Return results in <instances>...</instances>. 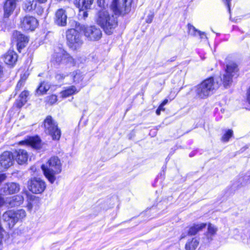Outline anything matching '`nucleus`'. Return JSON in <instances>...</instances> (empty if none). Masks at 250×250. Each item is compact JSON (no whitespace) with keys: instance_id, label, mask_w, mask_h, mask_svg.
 I'll use <instances>...</instances> for the list:
<instances>
[{"instance_id":"nucleus-6","label":"nucleus","mask_w":250,"mask_h":250,"mask_svg":"<svg viewBox=\"0 0 250 250\" xmlns=\"http://www.w3.org/2000/svg\"><path fill=\"white\" fill-rule=\"evenodd\" d=\"M45 132L50 135L53 140H58L61 137V130L58 127V125L52 118L48 116L44 121Z\"/></svg>"},{"instance_id":"nucleus-14","label":"nucleus","mask_w":250,"mask_h":250,"mask_svg":"<svg viewBox=\"0 0 250 250\" xmlns=\"http://www.w3.org/2000/svg\"><path fill=\"white\" fill-rule=\"evenodd\" d=\"M14 157L17 163L20 165L26 163L28 160V154L24 149H18L14 152Z\"/></svg>"},{"instance_id":"nucleus-44","label":"nucleus","mask_w":250,"mask_h":250,"mask_svg":"<svg viewBox=\"0 0 250 250\" xmlns=\"http://www.w3.org/2000/svg\"><path fill=\"white\" fill-rule=\"evenodd\" d=\"M247 100L249 103L250 104V86L247 91Z\"/></svg>"},{"instance_id":"nucleus-48","label":"nucleus","mask_w":250,"mask_h":250,"mask_svg":"<svg viewBox=\"0 0 250 250\" xmlns=\"http://www.w3.org/2000/svg\"><path fill=\"white\" fill-rule=\"evenodd\" d=\"M37 1L40 3H44L47 1V0H36Z\"/></svg>"},{"instance_id":"nucleus-2","label":"nucleus","mask_w":250,"mask_h":250,"mask_svg":"<svg viewBox=\"0 0 250 250\" xmlns=\"http://www.w3.org/2000/svg\"><path fill=\"white\" fill-rule=\"evenodd\" d=\"M42 168L46 178L52 184L56 180L55 175L62 171V164L58 157L54 156L50 158L46 165H42Z\"/></svg>"},{"instance_id":"nucleus-36","label":"nucleus","mask_w":250,"mask_h":250,"mask_svg":"<svg viewBox=\"0 0 250 250\" xmlns=\"http://www.w3.org/2000/svg\"><path fill=\"white\" fill-rule=\"evenodd\" d=\"M47 101L50 104H54L57 101V97L55 95H52L47 98Z\"/></svg>"},{"instance_id":"nucleus-53","label":"nucleus","mask_w":250,"mask_h":250,"mask_svg":"<svg viewBox=\"0 0 250 250\" xmlns=\"http://www.w3.org/2000/svg\"><path fill=\"white\" fill-rule=\"evenodd\" d=\"M186 237V235L184 233H183L181 236V239L184 238Z\"/></svg>"},{"instance_id":"nucleus-35","label":"nucleus","mask_w":250,"mask_h":250,"mask_svg":"<svg viewBox=\"0 0 250 250\" xmlns=\"http://www.w3.org/2000/svg\"><path fill=\"white\" fill-rule=\"evenodd\" d=\"M5 233L4 230L0 226V250H2L3 247V239Z\"/></svg>"},{"instance_id":"nucleus-38","label":"nucleus","mask_w":250,"mask_h":250,"mask_svg":"<svg viewBox=\"0 0 250 250\" xmlns=\"http://www.w3.org/2000/svg\"><path fill=\"white\" fill-rule=\"evenodd\" d=\"M65 75L63 74H58L56 75V79L59 81H62L65 77Z\"/></svg>"},{"instance_id":"nucleus-37","label":"nucleus","mask_w":250,"mask_h":250,"mask_svg":"<svg viewBox=\"0 0 250 250\" xmlns=\"http://www.w3.org/2000/svg\"><path fill=\"white\" fill-rule=\"evenodd\" d=\"M6 205H7L6 198V199L4 198L0 194V207H1L4 206H6Z\"/></svg>"},{"instance_id":"nucleus-25","label":"nucleus","mask_w":250,"mask_h":250,"mask_svg":"<svg viewBox=\"0 0 250 250\" xmlns=\"http://www.w3.org/2000/svg\"><path fill=\"white\" fill-rule=\"evenodd\" d=\"M13 213L15 216V223H16L19 221H22L26 216V213L23 209L17 210H13Z\"/></svg>"},{"instance_id":"nucleus-52","label":"nucleus","mask_w":250,"mask_h":250,"mask_svg":"<svg viewBox=\"0 0 250 250\" xmlns=\"http://www.w3.org/2000/svg\"><path fill=\"white\" fill-rule=\"evenodd\" d=\"M83 17L84 18H86V17H87V15L88 14H87V13L86 12H83Z\"/></svg>"},{"instance_id":"nucleus-31","label":"nucleus","mask_w":250,"mask_h":250,"mask_svg":"<svg viewBox=\"0 0 250 250\" xmlns=\"http://www.w3.org/2000/svg\"><path fill=\"white\" fill-rule=\"evenodd\" d=\"M29 95V92L27 91H23L21 93L19 96V100L18 102V106L19 107H22L27 102V98Z\"/></svg>"},{"instance_id":"nucleus-50","label":"nucleus","mask_w":250,"mask_h":250,"mask_svg":"<svg viewBox=\"0 0 250 250\" xmlns=\"http://www.w3.org/2000/svg\"><path fill=\"white\" fill-rule=\"evenodd\" d=\"M163 107H164L163 105H162V104H160L158 108L160 109V110L161 111H164V110H165V108Z\"/></svg>"},{"instance_id":"nucleus-34","label":"nucleus","mask_w":250,"mask_h":250,"mask_svg":"<svg viewBox=\"0 0 250 250\" xmlns=\"http://www.w3.org/2000/svg\"><path fill=\"white\" fill-rule=\"evenodd\" d=\"M233 135V131L231 129H228L225 134L222 137V141L227 142L229 139L232 137Z\"/></svg>"},{"instance_id":"nucleus-41","label":"nucleus","mask_w":250,"mask_h":250,"mask_svg":"<svg viewBox=\"0 0 250 250\" xmlns=\"http://www.w3.org/2000/svg\"><path fill=\"white\" fill-rule=\"evenodd\" d=\"M28 75L26 73H24L21 76V79L20 80H22V82L25 83V81L27 79Z\"/></svg>"},{"instance_id":"nucleus-7","label":"nucleus","mask_w":250,"mask_h":250,"mask_svg":"<svg viewBox=\"0 0 250 250\" xmlns=\"http://www.w3.org/2000/svg\"><path fill=\"white\" fill-rule=\"evenodd\" d=\"M80 29L83 32L85 37L89 41H98L102 37V33L101 29L95 25L90 26L82 25Z\"/></svg>"},{"instance_id":"nucleus-39","label":"nucleus","mask_w":250,"mask_h":250,"mask_svg":"<svg viewBox=\"0 0 250 250\" xmlns=\"http://www.w3.org/2000/svg\"><path fill=\"white\" fill-rule=\"evenodd\" d=\"M153 17L154 16L153 14H149L146 18V22L148 23H150L152 21Z\"/></svg>"},{"instance_id":"nucleus-23","label":"nucleus","mask_w":250,"mask_h":250,"mask_svg":"<svg viewBox=\"0 0 250 250\" xmlns=\"http://www.w3.org/2000/svg\"><path fill=\"white\" fill-rule=\"evenodd\" d=\"M27 143L36 149L41 147V140L38 137H32L28 142L24 141L19 143L20 145H24Z\"/></svg>"},{"instance_id":"nucleus-22","label":"nucleus","mask_w":250,"mask_h":250,"mask_svg":"<svg viewBox=\"0 0 250 250\" xmlns=\"http://www.w3.org/2000/svg\"><path fill=\"white\" fill-rule=\"evenodd\" d=\"M206 225L207 224L204 223L194 224L188 229V234L190 235H194L205 228Z\"/></svg>"},{"instance_id":"nucleus-1","label":"nucleus","mask_w":250,"mask_h":250,"mask_svg":"<svg viewBox=\"0 0 250 250\" xmlns=\"http://www.w3.org/2000/svg\"><path fill=\"white\" fill-rule=\"evenodd\" d=\"M97 22L108 35H111L113 33L117 25L116 18L113 15H110L105 9H103L98 12Z\"/></svg>"},{"instance_id":"nucleus-51","label":"nucleus","mask_w":250,"mask_h":250,"mask_svg":"<svg viewBox=\"0 0 250 250\" xmlns=\"http://www.w3.org/2000/svg\"><path fill=\"white\" fill-rule=\"evenodd\" d=\"M161 110H160V109L159 108H157V109L156 110V113L157 115H160V113H161Z\"/></svg>"},{"instance_id":"nucleus-3","label":"nucleus","mask_w":250,"mask_h":250,"mask_svg":"<svg viewBox=\"0 0 250 250\" xmlns=\"http://www.w3.org/2000/svg\"><path fill=\"white\" fill-rule=\"evenodd\" d=\"M219 85V83L217 81H215L212 77L209 78L197 85L196 93L199 97L205 98L217 89Z\"/></svg>"},{"instance_id":"nucleus-42","label":"nucleus","mask_w":250,"mask_h":250,"mask_svg":"<svg viewBox=\"0 0 250 250\" xmlns=\"http://www.w3.org/2000/svg\"><path fill=\"white\" fill-rule=\"evenodd\" d=\"M6 176L5 174H0V184L5 180Z\"/></svg>"},{"instance_id":"nucleus-18","label":"nucleus","mask_w":250,"mask_h":250,"mask_svg":"<svg viewBox=\"0 0 250 250\" xmlns=\"http://www.w3.org/2000/svg\"><path fill=\"white\" fill-rule=\"evenodd\" d=\"M66 52L63 49H59L58 52H55L52 56V62L60 64L63 63Z\"/></svg>"},{"instance_id":"nucleus-9","label":"nucleus","mask_w":250,"mask_h":250,"mask_svg":"<svg viewBox=\"0 0 250 250\" xmlns=\"http://www.w3.org/2000/svg\"><path fill=\"white\" fill-rule=\"evenodd\" d=\"M28 189L35 194L42 193L46 188L45 182L40 178H34L28 182Z\"/></svg>"},{"instance_id":"nucleus-49","label":"nucleus","mask_w":250,"mask_h":250,"mask_svg":"<svg viewBox=\"0 0 250 250\" xmlns=\"http://www.w3.org/2000/svg\"><path fill=\"white\" fill-rule=\"evenodd\" d=\"M225 1H226V3L228 5V7L229 9V10H230V6H229L230 0H225Z\"/></svg>"},{"instance_id":"nucleus-8","label":"nucleus","mask_w":250,"mask_h":250,"mask_svg":"<svg viewBox=\"0 0 250 250\" xmlns=\"http://www.w3.org/2000/svg\"><path fill=\"white\" fill-rule=\"evenodd\" d=\"M238 71L237 66L233 62H230L227 65L225 73L223 75L222 81L225 87L229 86L232 82V77Z\"/></svg>"},{"instance_id":"nucleus-20","label":"nucleus","mask_w":250,"mask_h":250,"mask_svg":"<svg viewBox=\"0 0 250 250\" xmlns=\"http://www.w3.org/2000/svg\"><path fill=\"white\" fill-rule=\"evenodd\" d=\"M80 90V88H77L75 86L71 85L67 87L64 90L61 91L60 95L62 98H65L78 93Z\"/></svg>"},{"instance_id":"nucleus-19","label":"nucleus","mask_w":250,"mask_h":250,"mask_svg":"<svg viewBox=\"0 0 250 250\" xmlns=\"http://www.w3.org/2000/svg\"><path fill=\"white\" fill-rule=\"evenodd\" d=\"M13 37L17 41L19 47H22L28 42V38L19 31H15L13 34Z\"/></svg>"},{"instance_id":"nucleus-33","label":"nucleus","mask_w":250,"mask_h":250,"mask_svg":"<svg viewBox=\"0 0 250 250\" xmlns=\"http://www.w3.org/2000/svg\"><path fill=\"white\" fill-rule=\"evenodd\" d=\"M63 63L74 66L75 64V62L74 59L66 52Z\"/></svg>"},{"instance_id":"nucleus-21","label":"nucleus","mask_w":250,"mask_h":250,"mask_svg":"<svg viewBox=\"0 0 250 250\" xmlns=\"http://www.w3.org/2000/svg\"><path fill=\"white\" fill-rule=\"evenodd\" d=\"M4 61L7 64H13L17 60V55L13 50H9L4 56Z\"/></svg>"},{"instance_id":"nucleus-40","label":"nucleus","mask_w":250,"mask_h":250,"mask_svg":"<svg viewBox=\"0 0 250 250\" xmlns=\"http://www.w3.org/2000/svg\"><path fill=\"white\" fill-rule=\"evenodd\" d=\"M24 83L22 82V80H20L16 86V90H19L24 85Z\"/></svg>"},{"instance_id":"nucleus-30","label":"nucleus","mask_w":250,"mask_h":250,"mask_svg":"<svg viewBox=\"0 0 250 250\" xmlns=\"http://www.w3.org/2000/svg\"><path fill=\"white\" fill-rule=\"evenodd\" d=\"M50 87V85L47 83H41L37 89V93L39 95L44 94L49 89Z\"/></svg>"},{"instance_id":"nucleus-45","label":"nucleus","mask_w":250,"mask_h":250,"mask_svg":"<svg viewBox=\"0 0 250 250\" xmlns=\"http://www.w3.org/2000/svg\"><path fill=\"white\" fill-rule=\"evenodd\" d=\"M97 2L100 7L104 6V0H97Z\"/></svg>"},{"instance_id":"nucleus-26","label":"nucleus","mask_w":250,"mask_h":250,"mask_svg":"<svg viewBox=\"0 0 250 250\" xmlns=\"http://www.w3.org/2000/svg\"><path fill=\"white\" fill-rule=\"evenodd\" d=\"M70 77L72 78L73 83L75 84L79 83L83 78L82 73L78 70L71 73Z\"/></svg>"},{"instance_id":"nucleus-10","label":"nucleus","mask_w":250,"mask_h":250,"mask_svg":"<svg viewBox=\"0 0 250 250\" xmlns=\"http://www.w3.org/2000/svg\"><path fill=\"white\" fill-rule=\"evenodd\" d=\"M38 24V21L32 16H26L21 20V27L25 30L33 31L37 27Z\"/></svg>"},{"instance_id":"nucleus-13","label":"nucleus","mask_w":250,"mask_h":250,"mask_svg":"<svg viewBox=\"0 0 250 250\" xmlns=\"http://www.w3.org/2000/svg\"><path fill=\"white\" fill-rule=\"evenodd\" d=\"M67 16L66 10L63 8L58 9L55 12L54 20L58 26H65L67 24Z\"/></svg>"},{"instance_id":"nucleus-11","label":"nucleus","mask_w":250,"mask_h":250,"mask_svg":"<svg viewBox=\"0 0 250 250\" xmlns=\"http://www.w3.org/2000/svg\"><path fill=\"white\" fill-rule=\"evenodd\" d=\"M13 155L9 151H5L0 156V172L4 171L11 166Z\"/></svg>"},{"instance_id":"nucleus-32","label":"nucleus","mask_w":250,"mask_h":250,"mask_svg":"<svg viewBox=\"0 0 250 250\" xmlns=\"http://www.w3.org/2000/svg\"><path fill=\"white\" fill-rule=\"evenodd\" d=\"M33 3V0H26L24 3L23 9L27 12L31 11L35 7Z\"/></svg>"},{"instance_id":"nucleus-46","label":"nucleus","mask_w":250,"mask_h":250,"mask_svg":"<svg viewBox=\"0 0 250 250\" xmlns=\"http://www.w3.org/2000/svg\"><path fill=\"white\" fill-rule=\"evenodd\" d=\"M168 103V100L167 99H165L163 102L161 103V104L164 106Z\"/></svg>"},{"instance_id":"nucleus-4","label":"nucleus","mask_w":250,"mask_h":250,"mask_svg":"<svg viewBox=\"0 0 250 250\" xmlns=\"http://www.w3.org/2000/svg\"><path fill=\"white\" fill-rule=\"evenodd\" d=\"M133 0H112L110 8L116 15H124L130 11Z\"/></svg>"},{"instance_id":"nucleus-47","label":"nucleus","mask_w":250,"mask_h":250,"mask_svg":"<svg viewBox=\"0 0 250 250\" xmlns=\"http://www.w3.org/2000/svg\"><path fill=\"white\" fill-rule=\"evenodd\" d=\"M3 75V70L1 66L0 65V78L2 77Z\"/></svg>"},{"instance_id":"nucleus-15","label":"nucleus","mask_w":250,"mask_h":250,"mask_svg":"<svg viewBox=\"0 0 250 250\" xmlns=\"http://www.w3.org/2000/svg\"><path fill=\"white\" fill-rule=\"evenodd\" d=\"M16 7V0H6L3 7L4 17L8 18L13 13Z\"/></svg>"},{"instance_id":"nucleus-17","label":"nucleus","mask_w":250,"mask_h":250,"mask_svg":"<svg viewBox=\"0 0 250 250\" xmlns=\"http://www.w3.org/2000/svg\"><path fill=\"white\" fill-rule=\"evenodd\" d=\"M2 219L4 222L7 223L10 228H12L16 224V223H15L13 210H9L5 211L2 216Z\"/></svg>"},{"instance_id":"nucleus-27","label":"nucleus","mask_w":250,"mask_h":250,"mask_svg":"<svg viewBox=\"0 0 250 250\" xmlns=\"http://www.w3.org/2000/svg\"><path fill=\"white\" fill-rule=\"evenodd\" d=\"M217 228L211 224H208V231L206 236L209 241L212 240V236L214 235L217 231Z\"/></svg>"},{"instance_id":"nucleus-24","label":"nucleus","mask_w":250,"mask_h":250,"mask_svg":"<svg viewBox=\"0 0 250 250\" xmlns=\"http://www.w3.org/2000/svg\"><path fill=\"white\" fill-rule=\"evenodd\" d=\"M188 33L189 35L193 36H196L197 35H199V36H200L201 39L203 38L204 36L206 37V36L204 32H202L197 30L192 25H191L190 24H188Z\"/></svg>"},{"instance_id":"nucleus-5","label":"nucleus","mask_w":250,"mask_h":250,"mask_svg":"<svg viewBox=\"0 0 250 250\" xmlns=\"http://www.w3.org/2000/svg\"><path fill=\"white\" fill-rule=\"evenodd\" d=\"M67 43L73 50L79 48L83 43L80 33L75 29H70L66 32Z\"/></svg>"},{"instance_id":"nucleus-29","label":"nucleus","mask_w":250,"mask_h":250,"mask_svg":"<svg viewBox=\"0 0 250 250\" xmlns=\"http://www.w3.org/2000/svg\"><path fill=\"white\" fill-rule=\"evenodd\" d=\"M199 245V242L196 238H192L186 243L185 249L186 250H195Z\"/></svg>"},{"instance_id":"nucleus-16","label":"nucleus","mask_w":250,"mask_h":250,"mask_svg":"<svg viewBox=\"0 0 250 250\" xmlns=\"http://www.w3.org/2000/svg\"><path fill=\"white\" fill-rule=\"evenodd\" d=\"M24 201L23 197L21 195H17L10 198H6L7 207H14L21 205Z\"/></svg>"},{"instance_id":"nucleus-12","label":"nucleus","mask_w":250,"mask_h":250,"mask_svg":"<svg viewBox=\"0 0 250 250\" xmlns=\"http://www.w3.org/2000/svg\"><path fill=\"white\" fill-rule=\"evenodd\" d=\"M20 189L19 184L11 182L4 184L0 188V191L3 195H8L18 193Z\"/></svg>"},{"instance_id":"nucleus-28","label":"nucleus","mask_w":250,"mask_h":250,"mask_svg":"<svg viewBox=\"0 0 250 250\" xmlns=\"http://www.w3.org/2000/svg\"><path fill=\"white\" fill-rule=\"evenodd\" d=\"M94 0H79V5L81 10H84L91 8Z\"/></svg>"},{"instance_id":"nucleus-43","label":"nucleus","mask_w":250,"mask_h":250,"mask_svg":"<svg viewBox=\"0 0 250 250\" xmlns=\"http://www.w3.org/2000/svg\"><path fill=\"white\" fill-rule=\"evenodd\" d=\"M36 12L39 15H42L43 12V10L42 7L38 8L36 10Z\"/></svg>"}]
</instances>
